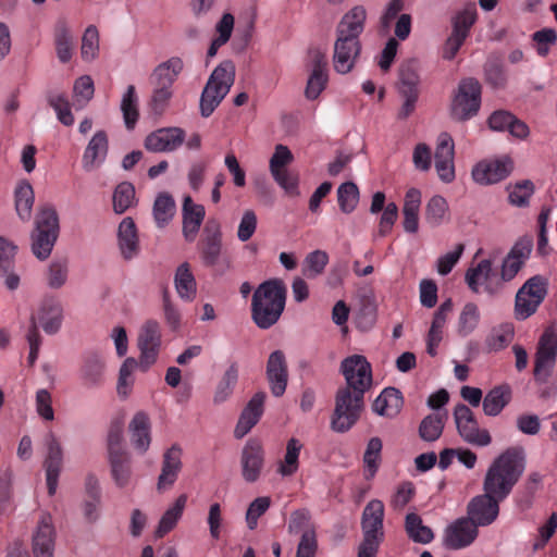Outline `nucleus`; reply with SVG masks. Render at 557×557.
Returning a JSON list of instances; mask_svg holds the SVG:
<instances>
[{
  "mask_svg": "<svg viewBox=\"0 0 557 557\" xmlns=\"http://www.w3.org/2000/svg\"><path fill=\"white\" fill-rule=\"evenodd\" d=\"M525 469L522 447H509L497 456L488 467L483 481V491L505 499L512 491Z\"/></svg>",
  "mask_w": 557,
  "mask_h": 557,
  "instance_id": "f257e3e1",
  "label": "nucleus"
},
{
  "mask_svg": "<svg viewBox=\"0 0 557 557\" xmlns=\"http://www.w3.org/2000/svg\"><path fill=\"white\" fill-rule=\"evenodd\" d=\"M286 288L281 280L260 284L252 295L251 318L256 325L267 330L274 325L285 308Z\"/></svg>",
  "mask_w": 557,
  "mask_h": 557,
  "instance_id": "f03ea898",
  "label": "nucleus"
},
{
  "mask_svg": "<svg viewBox=\"0 0 557 557\" xmlns=\"http://www.w3.org/2000/svg\"><path fill=\"white\" fill-rule=\"evenodd\" d=\"M235 81V65L224 61L211 73L200 97V113L210 116L228 94Z\"/></svg>",
  "mask_w": 557,
  "mask_h": 557,
  "instance_id": "7ed1b4c3",
  "label": "nucleus"
},
{
  "mask_svg": "<svg viewBox=\"0 0 557 557\" xmlns=\"http://www.w3.org/2000/svg\"><path fill=\"white\" fill-rule=\"evenodd\" d=\"M384 504L379 499L370 500L362 512V541L358 547V557H375L384 539Z\"/></svg>",
  "mask_w": 557,
  "mask_h": 557,
  "instance_id": "20e7f679",
  "label": "nucleus"
},
{
  "mask_svg": "<svg viewBox=\"0 0 557 557\" xmlns=\"http://www.w3.org/2000/svg\"><path fill=\"white\" fill-rule=\"evenodd\" d=\"M363 408L364 393L351 391L350 387L338 388L331 419L332 430L337 433L349 431L360 419Z\"/></svg>",
  "mask_w": 557,
  "mask_h": 557,
  "instance_id": "39448f33",
  "label": "nucleus"
},
{
  "mask_svg": "<svg viewBox=\"0 0 557 557\" xmlns=\"http://www.w3.org/2000/svg\"><path fill=\"white\" fill-rule=\"evenodd\" d=\"M36 230L32 234V251L40 260L47 259L59 235V216L49 205L40 207L36 215Z\"/></svg>",
  "mask_w": 557,
  "mask_h": 557,
  "instance_id": "423d86ee",
  "label": "nucleus"
},
{
  "mask_svg": "<svg viewBox=\"0 0 557 557\" xmlns=\"http://www.w3.org/2000/svg\"><path fill=\"white\" fill-rule=\"evenodd\" d=\"M482 86L476 78H462L453 92L449 115L457 122L475 116L481 107Z\"/></svg>",
  "mask_w": 557,
  "mask_h": 557,
  "instance_id": "0eeeda50",
  "label": "nucleus"
},
{
  "mask_svg": "<svg viewBox=\"0 0 557 557\" xmlns=\"http://www.w3.org/2000/svg\"><path fill=\"white\" fill-rule=\"evenodd\" d=\"M200 259L207 268H213L222 275L232 269V261L223 256L222 232L215 222H208L203 230V237L198 244Z\"/></svg>",
  "mask_w": 557,
  "mask_h": 557,
  "instance_id": "6e6552de",
  "label": "nucleus"
},
{
  "mask_svg": "<svg viewBox=\"0 0 557 557\" xmlns=\"http://www.w3.org/2000/svg\"><path fill=\"white\" fill-rule=\"evenodd\" d=\"M546 283L536 275L528 280L516 295L515 314L518 320L531 317L546 296Z\"/></svg>",
  "mask_w": 557,
  "mask_h": 557,
  "instance_id": "1a4fd4ad",
  "label": "nucleus"
},
{
  "mask_svg": "<svg viewBox=\"0 0 557 557\" xmlns=\"http://www.w3.org/2000/svg\"><path fill=\"white\" fill-rule=\"evenodd\" d=\"M454 419L458 434L468 444L485 447L492 443V436L486 429H480L473 412L463 404L455 407Z\"/></svg>",
  "mask_w": 557,
  "mask_h": 557,
  "instance_id": "9d476101",
  "label": "nucleus"
},
{
  "mask_svg": "<svg viewBox=\"0 0 557 557\" xmlns=\"http://www.w3.org/2000/svg\"><path fill=\"white\" fill-rule=\"evenodd\" d=\"M557 357V334L548 327L539 339L535 361L534 379L540 383H545L550 376Z\"/></svg>",
  "mask_w": 557,
  "mask_h": 557,
  "instance_id": "9b49d317",
  "label": "nucleus"
},
{
  "mask_svg": "<svg viewBox=\"0 0 557 557\" xmlns=\"http://www.w3.org/2000/svg\"><path fill=\"white\" fill-rule=\"evenodd\" d=\"M469 288L478 294L483 287L484 292L495 295L504 286L500 275L493 270V263L490 259L481 260L475 267L467 270L465 275Z\"/></svg>",
  "mask_w": 557,
  "mask_h": 557,
  "instance_id": "f8f14e48",
  "label": "nucleus"
},
{
  "mask_svg": "<svg viewBox=\"0 0 557 557\" xmlns=\"http://www.w3.org/2000/svg\"><path fill=\"white\" fill-rule=\"evenodd\" d=\"M342 373L346 380V386L351 391L366 393L372 385L371 366L363 356L354 355L347 357L341 364Z\"/></svg>",
  "mask_w": 557,
  "mask_h": 557,
  "instance_id": "ddd939ff",
  "label": "nucleus"
},
{
  "mask_svg": "<svg viewBox=\"0 0 557 557\" xmlns=\"http://www.w3.org/2000/svg\"><path fill=\"white\" fill-rule=\"evenodd\" d=\"M57 531L50 513L42 512L32 534L34 557H54Z\"/></svg>",
  "mask_w": 557,
  "mask_h": 557,
  "instance_id": "4468645a",
  "label": "nucleus"
},
{
  "mask_svg": "<svg viewBox=\"0 0 557 557\" xmlns=\"http://www.w3.org/2000/svg\"><path fill=\"white\" fill-rule=\"evenodd\" d=\"M502 500V498L485 492L473 497L467 506L468 517L466 519L475 524L476 528L492 524L498 517Z\"/></svg>",
  "mask_w": 557,
  "mask_h": 557,
  "instance_id": "2eb2a0df",
  "label": "nucleus"
},
{
  "mask_svg": "<svg viewBox=\"0 0 557 557\" xmlns=\"http://www.w3.org/2000/svg\"><path fill=\"white\" fill-rule=\"evenodd\" d=\"M161 345L159 323L154 320L147 321L138 335V348L140 350L139 368L147 371L158 357Z\"/></svg>",
  "mask_w": 557,
  "mask_h": 557,
  "instance_id": "dca6fc26",
  "label": "nucleus"
},
{
  "mask_svg": "<svg viewBox=\"0 0 557 557\" xmlns=\"http://www.w3.org/2000/svg\"><path fill=\"white\" fill-rule=\"evenodd\" d=\"M264 459L265 453L262 444L256 438H250L240 455L242 475L247 483H255L260 479Z\"/></svg>",
  "mask_w": 557,
  "mask_h": 557,
  "instance_id": "f3484780",
  "label": "nucleus"
},
{
  "mask_svg": "<svg viewBox=\"0 0 557 557\" xmlns=\"http://www.w3.org/2000/svg\"><path fill=\"white\" fill-rule=\"evenodd\" d=\"M509 158L481 161L472 170L473 180L481 185L496 184L505 180L512 171Z\"/></svg>",
  "mask_w": 557,
  "mask_h": 557,
  "instance_id": "a211bd4d",
  "label": "nucleus"
},
{
  "mask_svg": "<svg viewBox=\"0 0 557 557\" xmlns=\"http://www.w3.org/2000/svg\"><path fill=\"white\" fill-rule=\"evenodd\" d=\"M533 247L531 236L521 237L511 248L502 263L500 278L503 284L511 281L522 268L524 261L530 257Z\"/></svg>",
  "mask_w": 557,
  "mask_h": 557,
  "instance_id": "6ab92c4d",
  "label": "nucleus"
},
{
  "mask_svg": "<svg viewBox=\"0 0 557 557\" xmlns=\"http://www.w3.org/2000/svg\"><path fill=\"white\" fill-rule=\"evenodd\" d=\"M311 74L307 82L305 95L308 99L314 100L324 90L327 83V61L325 53L319 49L309 51Z\"/></svg>",
  "mask_w": 557,
  "mask_h": 557,
  "instance_id": "aec40b11",
  "label": "nucleus"
},
{
  "mask_svg": "<svg viewBox=\"0 0 557 557\" xmlns=\"http://www.w3.org/2000/svg\"><path fill=\"white\" fill-rule=\"evenodd\" d=\"M455 145L451 136L447 133L440 134L435 149V169L440 178L449 183L455 178L454 166Z\"/></svg>",
  "mask_w": 557,
  "mask_h": 557,
  "instance_id": "412c9836",
  "label": "nucleus"
},
{
  "mask_svg": "<svg viewBox=\"0 0 557 557\" xmlns=\"http://www.w3.org/2000/svg\"><path fill=\"white\" fill-rule=\"evenodd\" d=\"M478 536V528L466 518H459L445 530L443 543L446 548L460 549L469 546Z\"/></svg>",
  "mask_w": 557,
  "mask_h": 557,
  "instance_id": "4be33fe9",
  "label": "nucleus"
},
{
  "mask_svg": "<svg viewBox=\"0 0 557 557\" xmlns=\"http://www.w3.org/2000/svg\"><path fill=\"white\" fill-rule=\"evenodd\" d=\"M361 52L360 40L336 38L334 44L333 66L339 74L349 73Z\"/></svg>",
  "mask_w": 557,
  "mask_h": 557,
  "instance_id": "5701e85b",
  "label": "nucleus"
},
{
  "mask_svg": "<svg viewBox=\"0 0 557 557\" xmlns=\"http://www.w3.org/2000/svg\"><path fill=\"white\" fill-rule=\"evenodd\" d=\"M267 379L273 396L281 397L286 391L288 381L287 363L283 351L275 350L269 356Z\"/></svg>",
  "mask_w": 557,
  "mask_h": 557,
  "instance_id": "b1692460",
  "label": "nucleus"
},
{
  "mask_svg": "<svg viewBox=\"0 0 557 557\" xmlns=\"http://www.w3.org/2000/svg\"><path fill=\"white\" fill-rule=\"evenodd\" d=\"M184 137L182 128H160L146 137L145 147L152 152L172 151L182 145Z\"/></svg>",
  "mask_w": 557,
  "mask_h": 557,
  "instance_id": "393cba45",
  "label": "nucleus"
},
{
  "mask_svg": "<svg viewBox=\"0 0 557 557\" xmlns=\"http://www.w3.org/2000/svg\"><path fill=\"white\" fill-rule=\"evenodd\" d=\"M264 400L265 393L258 392L248 401L234 430V436L236 438H243L258 423L263 413Z\"/></svg>",
  "mask_w": 557,
  "mask_h": 557,
  "instance_id": "a878e982",
  "label": "nucleus"
},
{
  "mask_svg": "<svg viewBox=\"0 0 557 557\" xmlns=\"http://www.w3.org/2000/svg\"><path fill=\"white\" fill-rule=\"evenodd\" d=\"M48 456L45 460L46 479L49 495L57 491L58 479L62 467L63 451L61 444L53 433L47 436Z\"/></svg>",
  "mask_w": 557,
  "mask_h": 557,
  "instance_id": "bb28decb",
  "label": "nucleus"
},
{
  "mask_svg": "<svg viewBox=\"0 0 557 557\" xmlns=\"http://www.w3.org/2000/svg\"><path fill=\"white\" fill-rule=\"evenodd\" d=\"M366 18V9L361 5L354 7L339 21L336 27V38L360 40Z\"/></svg>",
  "mask_w": 557,
  "mask_h": 557,
  "instance_id": "cd10ccee",
  "label": "nucleus"
},
{
  "mask_svg": "<svg viewBox=\"0 0 557 557\" xmlns=\"http://www.w3.org/2000/svg\"><path fill=\"white\" fill-rule=\"evenodd\" d=\"M17 246L8 238L0 236V277L4 278V284L10 290H14L20 285V276L12 272L14 268Z\"/></svg>",
  "mask_w": 557,
  "mask_h": 557,
  "instance_id": "c85d7f7f",
  "label": "nucleus"
},
{
  "mask_svg": "<svg viewBox=\"0 0 557 557\" xmlns=\"http://www.w3.org/2000/svg\"><path fill=\"white\" fill-rule=\"evenodd\" d=\"M182 449L173 445L169 448L162 460L161 473L158 478L157 488L163 491L174 484L182 469Z\"/></svg>",
  "mask_w": 557,
  "mask_h": 557,
  "instance_id": "c756f323",
  "label": "nucleus"
},
{
  "mask_svg": "<svg viewBox=\"0 0 557 557\" xmlns=\"http://www.w3.org/2000/svg\"><path fill=\"white\" fill-rule=\"evenodd\" d=\"M205 208L194 203L189 196L183 202V235L186 240L194 242L205 219Z\"/></svg>",
  "mask_w": 557,
  "mask_h": 557,
  "instance_id": "7c9ffc66",
  "label": "nucleus"
},
{
  "mask_svg": "<svg viewBox=\"0 0 557 557\" xmlns=\"http://www.w3.org/2000/svg\"><path fill=\"white\" fill-rule=\"evenodd\" d=\"M119 249L124 259L129 260L139 251V238L137 227L132 218L122 220L117 230Z\"/></svg>",
  "mask_w": 557,
  "mask_h": 557,
  "instance_id": "2f4dec72",
  "label": "nucleus"
},
{
  "mask_svg": "<svg viewBox=\"0 0 557 557\" xmlns=\"http://www.w3.org/2000/svg\"><path fill=\"white\" fill-rule=\"evenodd\" d=\"M150 420L146 412L138 411L129 422L131 442L139 453H146L151 443Z\"/></svg>",
  "mask_w": 557,
  "mask_h": 557,
  "instance_id": "473e14b6",
  "label": "nucleus"
},
{
  "mask_svg": "<svg viewBox=\"0 0 557 557\" xmlns=\"http://www.w3.org/2000/svg\"><path fill=\"white\" fill-rule=\"evenodd\" d=\"M183 61L180 58H171L159 64L150 77L152 86L172 90V86L183 71Z\"/></svg>",
  "mask_w": 557,
  "mask_h": 557,
  "instance_id": "72a5a7b5",
  "label": "nucleus"
},
{
  "mask_svg": "<svg viewBox=\"0 0 557 557\" xmlns=\"http://www.w3.org/2000/svg\"><path fill=\"white\" fill-rule=\"evenodd\" d=\"M421 206V193L417 188H410L403 206V226L405 232L414 234L419 230V211Z\"/></svg>",
  "mask_w": 557,
  "mask_h": 557,
  "instance_id": "f704fd0d",
  "label": "nucleus"
},
{
  "mask_svg": "<svg viewBox=\"0 0 557 557\" xmlns=\"http://www.w3.org/2000/svg\"><path fill=\"white\" fill-rule=\"evenodd\" d=\"M404 400L400 392L394 387L385 388L373 401L372 408L379 416L393 418L399 413Z\"/></svg>",
  "mask_w": 557,
  "mask_h": 557,
  "instance_id": "c9c22d12",
  "label": "nucleus"
},
{
  "mask_svg": "<svg viewBox=\"0 0 557 557\" xmlns=\"http://www.w3.org/2000/svg\"><path fill=\"white\" fill-rule=\"evenodd\" d=\"M48 334L58 332L62 322V308L54 299H46L41 302L37 317L33 314Z\"/></svg>",
  "mask_w": 557,
  "mask_h": 557,
  "instance_id": "e433bc0d",
  "label": "nucleus"
},
{
  "mask_svg": "<svg viewBox=\"0 0 557 557\" xmlns=\"http://www.w3.org/2000/svg\"><path fill=\"white\" fill-rule=\"evenodd\" d=\"M187 495L181 494L173 505L169 507L165 512L162 515L159 524L156 529V536L161 539L170 531H172L177 524L178 520L183 516L184 509L187 504Z\"/></svg>",
  "mask_w": 557,
  "mask_h": 557,
  "instance_id": "4c0bfd02",
  "label": "nucleus"
},
{
  "mask_svg": "<svg viewBox=\"0 0 557 557\" xmlns=\"http://www.w3.org/2000/svg\"><path fill=\"white\" fill-rule=\"evenodd\" d=\"M108 137L102 131L97 132L90 139L84 156L83 164L87 171L92 170L107 154Z\"/></svg>",
  "mask_w": 557,
  "mask_h": 557,
  "instance_id": "58836bf2",
  "label": "nucleus"
},
{
  "mask_svg": "<svg viewBox=\"0 0 557 557\" xmlns=\"http://www.w3.org/2000/svg\"><path fill=\"white\" fill-rule=\"evenodd\" d=\"M111 468V475L119 487H125L131 483L132 467L131 457L127 453H112L108 456Z\"/></svg>",
  "mask_w": 557,
  "mask_h": 557,
  "instance_id": "ea45409f",
  "label": "nucleus"
},
{
  "mask_svg": "<svg viewBox=\"0 0 557 557\" xmlns=\"http://www.w3.org/2000/svg\"><path fill=\"white\" fill-rule=\"evenodd\" d=\"M174 283L176 292L182 299L190 301L196 297L197 284L187 262L182 263L176 269Z\"/></svg>",
  "mask_w": 557,
  "mask_h": 557,
  "instance_id": "a19ab883",
  "label": "nucleus"
},
{
  "mask_svg": "<svg viewBox=\"0 0 557 557\" xmlns=\"http://www.w3.org/2000/svg\"><path fill=\"white\" fill-rule=\"evenodd\" d=\"M511 392L509 386L500 385L491 389L483 399V410L486 416L495 417L500 413L504 407L510 401Z\"/></svg>",
  "mask_w": 557,
  "mask_h": 557,
  "instance_id": "79ce46f5",
  "label": "nucleus"
},
{
  "mask_svg": "<svg viewBox=\"0 0 557 557\" xmlns=\"http://www.w3.org/2000/svg\"><path fill=\"white\" fill-rule=\"evenodd\" d=\"M302 449V444L298 438L292 437L286 444V453L284 459L280 462L277 472L282 476H292L298 471L299 468V454Z\"/></svg>",
  "mask_w": 557,
  "mask_h": 557,
  "instance_id": "37998d69",
  "label": "nucleus"
},
{
  "mask_svg": "<svg viewBox=\"0 0 557 557\" xmlns=\"http://www.w3.org/2000/svg\"><path fill=\"white\" fill-rule=\"evenodd\" d=\"M405 529L409 539L416 543L428 544L434 537L433 531L424 525L421 517L414 512L406 516Z\"/></svg>",
  "mask_w": 557,
  "mask_h": 557,
  "instance_id": "c03bdc74",
  "label": "nucleus"
},
{
  "mask_svg": "<svg viewBox=\"0 0 557 557\" xmlns=\"http://www.w3.org/2000/svg\"><path fill=\"white\" fill-rule=\"evenodd\" d=\"M176 206L168 193H160L153 203V219L159 227H164L174 216Z\"/></svg>",
  "mask_w": 557,
  "mask_h": 557,
  "instance_id": "a18cd8bd",
  "label": "nucleus"
},
{
  "mask_svg": "<svg viewBox=\"0 0 557 557\" xmlns=\"http://www.w3.org/2000/svg\"><path fill=\"white\" fill-rule=\"evenodd\" d=\"M238 380V367L236 363H232L227 370L224 372L222 379L216 385L214 395H213V403L215 405L223 404L226 401L232 393L233 389L237 383Z\"/></svg>",
  "mask_w": 557,
  "mask_h": 557,
  "instance_id": "49530a36",
  "label": "nucleus"
},
{
  "mask_svg": "<svg viewBox=\"0 0 557 557\" xmlns=\"http://www.w3.org/2000/svg\"><path fill=\"white\" fill-rule=\"evenodd\" d=\"M446 413H432L426 416L420 423L419 434L426 442L436 441L443 433Z\"/></svg>",
  "mask_w": 557,
  "mask_h": 557,
  "instance_id": "de8ad7c7",
  "label": "nucleus"
},
{
  "mask_svg": "<svg viewBox=\"0 0 557 557\" xmlns=\"http://www.w3.org/2000/svg\"><path fill=\"white\" fill-rule=\"evenodd\" d=\"M49 106L55 111L58 120L65 126L74 124L71 104L64 92L50 91L47 94Z\"/></svg>",
  "mask_w": 557,
  "mask_h": 557,
  "instance_id": "09e8293b",
  "label": "nucleus"
},
{
  "mask_svg": "<svg viewBox=\"0 0 557 557\" xmlns=\"http://www.w3.org/2000/svg\"><path fill=\"white\" fill-rule=\"evenodd\" d=\"M448 215V203L446 199L440 195L433 196L425 206L424 218L432 226L441 225Z\"/></svg>",
  "mask_w": 557,
  "mask_h": 557,
  "instance_id": "8fccbe9b",
  "label": "nucleus"
},
{
  "mask_svg": "<svg viewBox=\"0 0 557 557\" xmlns=\"http://www.w3.org/2000/svg\"><path fill=\"white\" fill-rule=\"evenodd\" d=\"M34 190L30 184L22 183L15 190V209L18 216L28 221L32 215L34 205Z\"/></svg>",
  "mask_w": 557,
  "mask_h": 557,
  "instance_id": "3c124183",
  "label": "nucleus"
},
{
  "mask_svg": "<svg viewBox=\"0 0 557 557\" xmlns=\"http://www.w3.org/2000/svg\"><path fill=\"white\" fill-rule=\"evenodd\" d=\"M54 44L59 60L67 63L73 54V36L64 23L58 25L55 29Z\"/></svg>",
  "mask_w": 557,
  "mask_h": 557,
  "instance_id": "603ef678",
  "label": "nucleus"
},
{
  "mask_svg": "<svg viewBox=\"0 0 557 557\" xmlns=\"http://www.w3.org/2000/svg\"><path fill=\"white\" fill-rule=\"evenodd\" d=\"M135 203V187L128 182H122L113 193V210L117 214L124 213Z\"/></svg>",
  "mask_w": 557,
  "mask_h": 557,
  "instance_id": "864d4df0",
  "label": "nucleus"
},
{
  "mask_svg": "<svg viewBox=\"0 0 557 557\" xmlns=\"http://www.w3.org/2000/svg\"><path fill=\"white\" fill-rule=\"evenodd\" d=\"M121 110L123 112V117L125 125L128 129L134 128L139 113L137 108V96L136 90L133 85H129L123 95L121 102Z\"/></svg>",
  "mask_w": 557,
  "mask_h": 557,
  "instance_id": "5fc2aeb1",
  "label": "nucleus"
},
{
  "mask_svg": "<svg viewBox=\"0 0 557 557\" xmlns=\"http://www.w3.org/2000/svg\"><path fill=\"white\" fill-rule=\"evenodd\" d=\"M337 201L344 213H351L359 202L357 185L352 182L343 183L337 189Z\"/></svg>",
  "mask_w": 557,
  "mask_h": 557,
  "instance_id": "6e6d98bb",
  "label": "nucleus"
},
{
  "mask_svg": "<svg viewBox=\"0 0 557 557\" xmlns=\"http://www.w3.org/2000/svg\"><path fill=\"white\" fill-rule=\"evenodd\" d=\"M418 63L414 60L404 62L399 67L398 90L419 91Z\"/></svg>",
  "mask_w": 557,
  "mask_h": 557,
  "instance_id": "4d7b16f0",
  "label": "nucleus"
},
{
  "mask_svg": "<svg viewBox=\"0 0 557 557\" xmlns=\"http://www.w3.org/2000/svg\"><path fill=\"white\" fill-rule=\"evenodd\" d=\"M480 320L479 308L473 302L463 306L458 321V333L466 336L469 335L478 326Z\"/></svg>",
  "mask_w": 557,
  "mask_h": 557,
  "instance_id": "13d9d810",
  "label": "nucleus"
},
{
  "mask_svg": "<svg viewBox=\"0 0 557 557\" xmlns=\"http://www.w3.org/2000/svg\"><path fill=\"white\" fill-rule=\"evenodd\" d=\"M329 256L325 251L314 250L306 257L302 274L310 278L315 277L324 271Z\"/></svg>",
  "mask_w": 557,
  "mask_h": 557,
  "instance_id": "bf43d9fd",
  "label": "nucleus"
},
{
  "mask_svg": "<svg viewBox=\"0 0 557 557\" xmlns=\"http://www.w3.org/2000/svg\"><path fill=\"white\" fill-rule=\"evenodd\" d=\"M485 79L493 88H503L506 85L507 77L504 65L499 58L492 57L487 60L485 67Z\"/></svg>",
  "mask_w": 557,
  "mask_h": 557,
  "instance_id": "052dcab7",
  "label": "nucleus"
},
{
  "mask_svg": "<svg viewBox=\"0 0 557 557\" xmlns=\"http://www.w3.org/2000/svg\"><path fill=\"white\" fill-rule=\"evenodd\" d=\"M94 82L89 75L78 77L73 86V97L77 108L86 106L94 97Z\"/></svg>",
  "mask_w": 557,
  "mask_h": 557,
  "instance_id": "680f3d73",
  "label": "nucleus"
},
{
  "mask_svg": "<svg viewBox=\"0 0 557 557\" xmlns=\"http://www.w3.org/2000/svg\"><path fill=\"white\" fill-rule=\"evenodd\" d=\"M139 367V363L134 358H126L120 368L117 381V394L122 397H127L133 386L132 374L134 370Z\"/></svg>",
  "mask_w": 557,
  "mask_h": 557,
  "instance_id": "e2e57ef3",
  "label": "nucleus"
},
{
  "mask_svg": "<svg viewBox=\"0 0 557 557\" xmlns=\"http://www.w3.org/2000/svg\"><path fill=\"white\" fill-rule=\"evenodd\" d=\"M99 52V33L96 26L89 25L83 35L81 54L85 61L96 59Z\"/></svg>",
  "mask_w": 557,
  "mask_h": 557,
  "instance_id": "0e129e2a",
  "label": "nucleus"
},
{
  "mask_svg": "<svg viewBox=\"0 0 557 557\" xmlns=\"http://www.w3.org/2000/svg\"><path fill=\"white\" fill-rule=\"evenodd\" d=\"M382 441L379 437H372L368 442L367 449L363 455V462L367 478L374 476L381 460Z\"/></svg>",
  "mask_w": 557,
  "mask_h": 557,
  "instance_id": "69168bd1",
  "label": "nucleus"
},
{
  "mask_svg": "<svg viewBox=\"0 0 557 557\" xmlns=\"http://www.w3.org/2000/svg\"><path fill=\"white\" fill-rule=\"evenodd\" d=\"M104 363L98 356H90L86 359L83 368V379L88 385H96L101 381Z\"/></svg>",
  "mask_w": 557,
  "mask_h": 557,
  "instance_id": "338daca9",
  "label": "nucleus"
},
{
  "mask_svg": "<svg viewBox=\"0 0 557 557\" xmlns=\"http://www.w3.org/2000/svg\"><path fill=\"white\" fill-rule=\"evenodd\" d=\"M476 18V9L474 4L467 5L463 10H461L454 18L453 22V32L463 37H467L469 34L470 27L473 25Z\"/></svg>",
  "mask_w": 557,
  "mask_h": 557,
  "instance_id": "774afa93",
  "label": "nucleus"
}]
</instances>
